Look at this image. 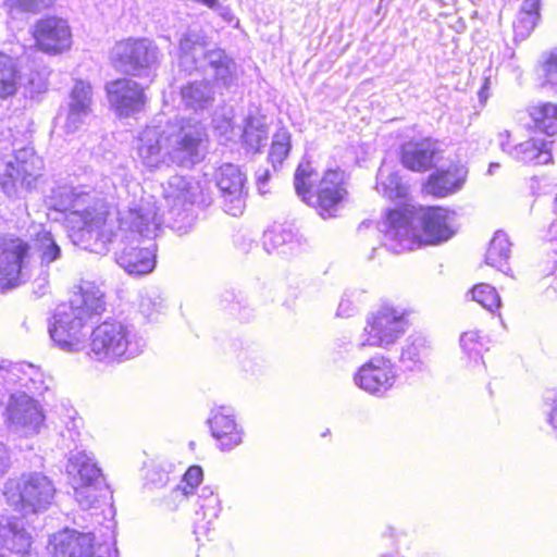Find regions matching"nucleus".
I'll return each mask as SVG.
<instances>
[{
    "instance_id": "nucleus-1",
    "label": "nucleus",
    "mask_w": 557,
    "mask_h": 557,
    "mask_svg": "<svg viewBox=\"0 0 557 557\" xmlns=\"http://www.w3.org/2000/svg\"><path fill=\"white\" fill-rule=\"evenodd\" d=\"M163 223L154 197L141 196L140 199L134 200L126 211H119L117 230H112V239L102 253H106L109 245L116 240V263L129 275H146L156 267V244L149 242L148 246L140 247V243L143 238L150 240L157 237Z\"/></svg>"
},
{
    "instance_id": "nucleus-2",
    "label": "nucleus",
    "mask_w": 557,
    "mask_h": 557,
    "mask_svg": "<svg viewBox=\"0 0 557 557\" xmlns=\"http://www.w3.org/2000/svg\"><path fill=\"white\" fill-rule=\"evenodd\" d=\"M456 212L442 207L411 210L391 209L379 223L383 246L394 253L413 250L422 245H438L455 233Z\"/></svg>"
},
{
    "instance_id": "nucleus-3",
    "label": "nucleus",
    "mask_w": 557,
    "mask_h": 557,
    "mask_svg": "<svg viewBox=\"0 0 557 557\" xmlns=\"http://www.w3.org/2000/svg\"><path fill=\"white\" fill-rule=\"evenodd\" d=\"M49 206L55 211L67 212V219L79 224L84 249L91 252L107 250V244L112 239V225L107 221L109 208L102 198L64 185L51 190Z\"/></svg>"
},
{
    "instance_id": "nucleus-4",
    "label": "nucleus",
    "mask_w": 557,
    "mask_h": 557,
    "mask_svg": "<svg viewBox=\"0 0 557 557\" xmlns=\"http://www.w3.org/2000/svg\"><path fill=\"white\" fill-rule=\"evenodd\" d=\"M106 310L104 293L91 282H84L70 302L59 305L49 324L54 344L67 352L85 347L87 324Z\"/></svg>"
},
{
    "instance_id": "nucleus-5",
    "label": "nucleus",
    "mask_w": 557,
    "mask_h": 557,
    "mask_svg": "<svg viewBox=\"0 0 557 557\" xmlns=\"http://www.w3.org/2000/svg\"><path fill=\"white\" fill-rule=\"evenodd\" d=\"M345 172L341 169L325 171L319 181L315 193L312 187L319 180V174L310 163H300L294 174L295 191L307 205L313 207L322 219L337 215L347 198Z\"/></svg>"
},
{
    "instance_id": "nucleus-6",
    "label": "nucleus",
    "mask_w": 557,
    "mask_h": 557,
    "mask_svg": "<svg viewBox=\"0 0 557 557\" xmlns=\"http://www.w3.org/2000/svg\"><path fill=\"white\" fill-rule=\"evenodd\" d=\"M147 343L136 326L126 321L109 319L90 334V352L97 361L124 362L143 354Z\"/></svg>"
},
{
    "instance_id": "nucleus-7",
    "label": "nucleus",
    "mask_w": 557,
    "mask_h": 557,
    "mask_svg": "<svg viewBox=\"0 0 557 557\" xmlns=\"http://www.w3.org/2000/svg\"><path fill=\"white\" fill-rule=\"evenodd\" d=\"M57 488L41 472L24 473L4 484L7 503L23 516L46 511L53 503Z\"/></svg>"
},
{
    "instance_id": "nucleus-8",
    "label": "nucleus",
    "mask_w": 557,
    "mask_h": 557,
    "mask_svg": "<svg viewBox=\"0 0 557 557\" xmlns=\"http://www.w3.org/2000/svg\"><path fill=\"white\" fill-rule=\"evenodd\" d=\"M66 473L74 490V497L84 510L95 507L109 494V485L95 458L85 450L71 451Z\"/></svg>"
},
{
    "instance_id": "nucleus-9",
    "label": "nucleus",
    "mask_w": 557,
    "mask_h": 557,
    "mask_svg": "<svg viewBox=\"0 0 557 557\" xmlns=\"http://www.w3.org/2000/svg\"><path fill=\"white\" fill-rule=\"evenodd\" d=\"M158 46L148 38H128L114 45L111 62L115 71L136 78L152 81L161 62Z\"/></svg>"
},
{
    "instance_id": "nucleus-10",
    "label": "nucleus",
    "mask_w": 557,
    "mask_h": 557,
    "mask_svg": "<svg viewBox=\"0 0 557 557\" xmlns=\"http://www.w3.org/2000/svg\"><path fill=\"white\" fill-rule=\"evenodd\" d=\"M164 138L171 163L191 168L203 160L207 134L200 122L182 119L165 127Z\"/></svg>"
},
{
    "instance_id": "nucleus-11",
    "label": "nucleus",
    "mask_w": 557,
    "mask_h": 557,
    "mask_svg": "<svg viewBox=\"0 0 557 557\" xmlns=\"http://www.w3.org/2000/svg\"><path fill=\"white\" fill-rule=\"evenodd\" d=\"M42 159L34 148L14 149V160L8 161L0 174V186L9 198H22L33 191L41 176Z\"/></svg>"
},
{
    "instance_id": "nucleus-12",
    "label": "nucleus",
    "mask_w": 557,
    "mask_h": 557,
    "mask_svg": "<svg viewBox=\"0 0 557 557\" xmlns=\"http://www.w3.org/2000/svg\"><path fill=\"white\" fill-rule=\"evenodd\" d=\"M30 277V244L20 237H0V285L13 288Z\"/></svg>"
},
{
    "instance_id": "nucleus-13",
    "label": "nucleus",
    "mask_w": 557,
    "mask_h": 557,
    "mask_svg": "<svg viewBox=\"0 0 557 557\" xmlns=\"http://www.w3.org/2000/svg\"><path fill=\"white\" fill-rule=\"evenodd\" d=\"M409 326L405 310L393 306H382L367 320L363 335L366 339L359 347L377 346L388 348L400 338Z\"/></svg>"
},
{
    "instance_id": "nucleus-14",
    "label": "nucleus",
    "mask_w": 557,
    "mask_h": 557,
    "mask_svg": "<svg viewBox=\"0 0 557 557\" xmlns=\"http://www.w3.org/2000/svg\"><path fill=\"white\" fill-rule=\"evenodd\" d=\"M230 58L221 48L206 49L197 33L187 32L180 40L178 65L188 74L210 70L213 75Z\"/></svg>"
},
{
    "instance_id": "nucleus-15",
    "label": "nucleus",
    "mask_w": 557,
    "mask_h": 557,
    "mask_svg": "<svg viewBox=\"0 0 557 557\" xmlns=\"http://www.w3.org/2000/svg\"><path fill=\"white\" fill-rule=\"evenodd\" d=\"M4 416L9 430L22 436L39 433L45 421L41 406L25 392L11 394Z\"/></svg>"
},
{
    "instance_id": "nucleus-16",
    "label": "nucleus",
    "mask_w": 557,
    "mask_h": 557,
    "mask_svg": "<svg viewBox=\"0 0 557 557\" xmlns=\"http://www.w3.org/2000/svg\"><path fill=\"white\" fill-rule=\"evenodd\" d=\"M110 109L120 117H137L147 104L145 88L131 77L110 81L104 86Z\"/></svg>"
},
{
    "instance_id": "nucleus-17",
    "label": "nucleus",
    "mask_w": 557,
    "mask_h": 557,
    "mask_svg": "<svg viewBox=\"0 0 557 557\" xmlns=\"http://www.w3.org/2000/svg\"><path fill=\"white\" fill-rule=\"evenodd\" d=\"M397 372L389 358L374 355L354 374V383L363 392L377 398L384 397L395 385Z\"/></svg>"
},
{
    "instance_id": "nucleus-18",
    "label": "nucleus",
    "mask_w": 557,
    "mask_h": 557,
    "mask_svg": "<svg viewBox=\"0 0 557 557\" xmlns=\"http://www.w3.org/2000/svg\"><path fill=\"white\" fill-rule=\"evenodd\" d=\"M246 176L233 163L222 164L215 172V184L220 190L223 210L233 216L243 214L246 206Z\"/></svg>"
},
{
    "instance_id": "nucleus-19",
    "label": "nucleus",
    "mask_w": 557,
    "mask_h": 557,
    "mask_svg": "<svg viewBox=\"0 0 557 557\" xmlns=\"http://www.w3.org/2000/svg\"><path fill=\"white\" fill-rule=\"evenodd\" d=\"M30 252L32 257L36 255L39 259V273L34 283L40 293L45 294L49 277L60 273V263L63 259L61 245L50 231L41 230L33 239Z\"/></svg>"
},
{
    "instance_id": "nucleus-20",
    "label": "nucleus",
    "mask_w": 557,
    "mask_h": 557,
    "mask_svg": "<svg viewBox=\"0 0 557 557\" xmlns=\"http://www.w3.org/2000/svg\"><path fill=\"white\" fill-rule=\"evenodd\" d=\"M33 37L36 46L52 55L61 54L72 46V32L66 20L46 15L33 26Z\"/></svg>"
},
{
    "instance_id": "nucleus-21",
    "label": "nucleus",
    "mask_w": 557,
    "mask_h": 557,
    "mask_svg": "<svg viewBox=\"0 0 557 557\" xmlns=\"http://www.w3.org/2000/svg\"><path fill=\"white\" fill-rule=\"evenodd\" d=\"M165 128L161 126H147L139 133L134 148L143 164L151 170L161 165H170V154L165 141Z\"/></svg>"
},
{
    "instance_id": "nucleus-22",
    "label": "nucleus",
    "mask_w": 557,
    "mask_h": 557,
    "mask_svg": "<svg viewBox=\"0 0 557 557\" xmlns=\"http://www.w3.org/2000/svg\"><path fill=\"white\" fill-rule=\"evenodd\" d=\"M0 385L17 386L26 394L34 396L46 388L40 370L28 362H11L0 360Z\"/></svg>"
},
{
    "instance_id": "nucleus-23",
    "label": "nucleus",
    "mask_w": 557,
    "mask_h": 557,
    "mask_svg": "<svg viewBox=\"0 0 557 557\" xmlns=\"http://www.w3.org/2000/svg\"><path fill=\"white\" fill-rule=\"evenodd\" d=\"M48 549L52 557H94V536L66 528L50 537Z\"/></svg>"
},
{
    "instance_id": "nucleus-24",
    "label": "nucleus",
    "mask_w": 557,
    "mask_h": 557,
    "mask_svg": "<svg viewBox=\"0 0 557 557\" xmlns=\"http://www.w3.org/2000/svg\"><path fill=\"white\" fill-rule=\"evenodd\" d=\"M212 436L223 451H230L243 442V430L234 419V410L227 406L212 409L208 419Z\"/></svg>"
},
{
    "instance_id": "nucleus-25",
    "label": "nucleus",
    "mask_w": 557,
    "mask_h": 557,
    "mask_svg": "<svg viewBox=\"0 0 557 557\" xmlns=\"http://www.w3.org/2000/svg\"><path fill=\"white\" fill-rule=\"evenodd\" d=\"M438 152L437 141L431 137L409 140L400 146V161L410 171L425 172L435 165V157Z\"/></svg>"
},
{
    "instance_id": "nucleus-26",
    "label": "nucleus",
    "mask_w": 557,
    "mask_h": 557,
    "mask_svg": "<svg viewBox=\"0 0 557 557\" xmlns=\"http://www.w3.org/2000/svg\"><path fill=\"white\" fill-rule=\"evenodd\" d=\"M91 86L84 81H76L65 109L64 129L67 134L77 132L90 115Z\"/></svg>"
},
{
    "instance_id": "nucleus-27",
    "label": "nucleus",
    "mask_w": 557,
    "mask_h": 557,
    "mask_svg": "<svg viewBox=\"0 0 557 557\" xmlns=\"http://www.w3.org/2000/svg\"><path fill=\"white\" fill-rule=\"evenodd\" d=\"M199 185L191 180L174 175L170 177L165 188V200L171 206L170 213L174 216L188 215V211L198 203Z\"/></svg>"
},
{
    "instance_id": "nucleus-28",
    "label": "nucleus",
    "mask_w": 557,
    "mask_h": 557,
    "mask_svg": "<svg viewBox=\"0 0 557 557\" xmlns=\"http://www.w3.org/2000/svg\"><path fill=\"white\" fill-rule=\"evenodd\" d=\"M553 140L530 138L523 143L511 146L507 141H500V149L513 160L522 163L547 164L552 161Z\"/></svg>"
},
{
    "instance_id": "nucleus-29",
    "label": "nucleus",
    "mask_w": 557,
    "mask_h": 557,
    "mask_svg": "<svg viewBox=\"0 0 557 557\" xmlns=\"http://www.w3.org/2000/svg\"><path fill=\"white\" fill-rule=\"evenodd\" d=\"M0 537L3 546L16 554H26L32 546L30 533L23 520L16 517H0Z\"/></svg>"
},
{
    "instance_id": "nucleus-30",
    "label": "nucleus",
    "mask_w": 557,
    "mask_h": 557,
    "mask_svg": "<svg viewBox=\"0 0 557 557\" xmlns=\"http://www.w3.org/2000/svg\"><path fill=\"white\" fill-rule=\"evenodd\" d=\"M430 352L428 341L422 335H410L401 346L399 363L404 371L421 372Z\"/></svg>"
},
{
    "instance_id": "nucleus-31",
    "label": "nucleus",
    "mask_w": 557,
    "mask_h": 557,
    "mask_svg": "<svg viewBox=\"0 0 557 557\" xmlns=\"http://www.w3.org/2000/svg\"><path fill=\"white\" fill-rule=\"evenodd\" d=\"M184 106L195 112L209 110L215 100L214 86L210 81L190 82L181 89Z\"/></svg>"
},
{
    "instance_id": "nucleus-32",
    "label": "nucleus",
    "mask_w": 557,
    "mask_h": 557,
    "mask_svg": "<svg viewBox=\"0 0 557 557\" xmlns=\"http://www.w3.org/2000/svg\"><path fill=\"white\" fill-rule=\"evenodd\" d=\"M463 183L465 176L461 175L457 168L436 171L429 176L424 190L426 194L441 198L458 191Z\"/></svg>"
},
{
    "instance_id": "nucleus-33",
    "label": "nucleus",
    "mask_w": 557,
    "mask_h": 557,
    "mask_svg": "<svg viewBox=\"0 0 557 557\" xmlns=\"http://www.w3.org/2000/svg\"><path fill=\"white\" fill-rule=\"evenodd\" d=\"M510 247L508 235L502 230L496 231L485 255L486 264L506 273L509 269Z\"/></svg>"
},
{
    "instance_id": "nucleus-34",
    "label": "nucleus",
    "mask_w": 557,
    "mask_h": 557,
    "mask_svg": "<svg viewBox=\"0 0 557 557\" xmlns=\"http://www.w3.org/2000/svg\"><path fill=\"white\" fill-rule=\"evenodd\" d=\"M377 193L394 200L406 196V187L397 171H394L386 161L381 164L376 174Z\"/></svg>"
},
{
    "instance_id": "nucleus-35",
    "label": "nucleus",
    "mask_w": 557,
    "mask_h": 557,
    "mask_svg": "<svg viewBox=\"0 0 557 557\" xmlns=\"http://www.w3.org/2000/svg\"><path fill=\"white\" fill-rule=\"evenodd\" d=\"M20 71L16 61L8 54L0 53V98L13 97L20 84Z\"/></svg>"
},
{
    "instance_id": "nucleus-36",
    "label": "nucleus",
    "mask_w": 557,
    "mask_h": 557,
    "mask_svg": "<svg viewBox=\"0 0 557 557\" xmlns=\"http://www.w3.org/2000/svg\"><path fill=\"white\" fill-rule=\"evenodd\" d=\"M530 116L537 131L546 134L547 136H554L557 134L556 104L546 102L537 107H533L530 111Z\"/></svg>"
},
{
    "instance_id": "nucleus-37",
    "label": "nucleus",
    "mask_w": 557,
    "mask_h": 557,
    "mask_svg": "<svg viewBox=\"0 0 557 557\" xmlns=\"http://www.w3.org/2000/svg\"><path fill=\"white\" fill-rule=\"evenodd\" d=\"M220 307L243 321H248L251 318L252 310L247 302V297L240 290H224L220 295Z\"/></svg>"
},
{
    "instance_id": "nucleus-38",
    "label": "nucleus",
    "mask_w": 557,
    "mask_h": 557,
    "mask_svg": "<svg viewBox=\"0 0 557 557\" xmlns=\"http://www.w3.org/2000/svg\"><path fill=\"white\" fill-rule=\"evenodd\" d=\"M268 138V127L264 123L260 122L255 116H247L245 119L244 131L242 140L248 150L252 152L260 151L264 146Z\"/></svg>"
},
{
    "instance_id": "nucleus-39",
    "label": "nucleus",
    "mask_w": 557,
    "mask_h": 557,
    "mask_svg": "<svg viewBox=\"0 0 557 557\" xmlns=\"http://www.w3.org/2000/svg\"><path fill=\"white\" fill-rule=\"evenodd\" d=\"M296 234L290 226L283 224H275L264 231L262 236L263 248L268 253L284 246L293 245Z\"/></svg>"
},
{
    "instance_id": "nucleus-40",
    "label": "nucleus",
    "mask_w": 557,
    "mask_h": 557,
    "mask_svg": "<svg viewBox=\"0 0 557 557\" xmlns=\"http://www.w3.org/2000/svg\"><path fill=\"white\" fill-rule=\"evenodd\" d=\"M196 515H201L202 519L210 523L212 520L219 517L221 511L219 495L210 486H203L197 494Z\"/></svg>"
},
{
    "instance_id": "nucleus-41",
    "label": "nucleus",
    "mask_w": 557,
    "mask_h": 557,
    "mask_svg": "<svg viewBox=\"0 0 557 557\" xmlns=\"http://www.w3.org/2000/svg\"><path fill=\"white\" fill-rule=\"evenodd\" d=\"M290 138V133L284 127L280 128L273 135L268 159L274 171H276L277 166L282 165L283 161L289 154L292 148Z\"/></svg>"
},
{
    "instance_id": "nucleus-42",
    "label": "nucleus",
    "mask_w": 557,
    "mask_h": 557,
    "mask_svg": "<svg viewBox=\"0 0 557 557\" xmlns=\"http://www.w3.org/2000/svg\"><path fill=\"white\" fill-rule=\"evenodd\" d=\"M164 308V298L157 288H148L140 293L138 310L147 320H153Z\"/></svg>"
},
{
    "instance_id": "nucleus-43",
    "label": "nucleus",
    "mask_w": 557,
    "mask_h": 557,
    "mask_svg": "<svg viewBox=\"0 0 557 557\" xmlns=\"http://www.w3.org/2000/svg\"><path fill=\"white\" fill-rule=\"evenodd\" d=\"M472 299L480 304L483 308L488 310L490 312H495L500 308L502 300L500 297L495 289L490 284L480 283L476 284L472 290Z\"/></svg>"
},
{
    "instance_id": "nucleus-44",
    "label": "nucleus",
    "mask_w": 557,
    "mask_h": 557,
    "mask_svg": "<svg viewBox=\"0 0 557 557\" xmlns=\"http://www.w3.org/2000/svg\"><path fill=\"white\" fill-rule=\"evenodd\" d=\"M481 338L476 331L465 332L460 336V346L468 358L474 362V367L480 366V361H482V366L484 367L482 359L483 343Z\"/></svg>"
},
{
    "instance_id": "nucleus-45",
    "label": "nucleus",
    "mask_w": 557,
    "mask_h": 557,
    "mask_svg": "<svg viewBox=\"0 0 557 557\" xmlns=\"http://www.w3.org/2000/svg\"><path fill=\"white\" fill-rule=\"evenodd\" d=\"M54 0H4L9 14L38 13L49 8Z\"/></svg>"
},
{
    "instance_id": "nucleus-46",
    "label": "nucleus",
    "mask_w": 557,
    "mask_h": 557,
    "mask_svg": "<svg viewBox=\"0 0 557 557\" xmlns=\"http://www.w3.org/2000/svg\"><path fill=\"white\" fill-rule=\"evenodd\" d=\"M213 78L218 86L227 90L238 86V66L231 57L224 65H222L214 74Z\"/></svg>"
},
{
    "instance_id": "nucleus-47",
    "label": "nucleus",
    "mask_w": 557,
    "mask_h": 557,
    "mask_svg": "<svg viewBox=\"0 0 557 557\" xmlns=\"http://www.w3.org/2000/svg\"><path fill=\"white\" fill-rule=\"evenodd\" d=\"M541 17L532 13L518 12L513 21V39L522 41L528 38L536 27Z\"/></svg>"
},
{
    "instance_id": "nucleus-48",
    "label": "nucleus",
    "mask_w": 557,
    "mask_h": 557,
    "mask_svg": "<svg viewBox=\"0 0 557 557\" xmlns=\"http://www.w3.org/2000/svg\"><path fill=\"white\" fill-rule=\"evenodd\" d=\"M355 345L351 336L341 335L333 339L330 345L329 354L333 362H341L349 359L352 356Z\"/></svg>"
},
{
    "instance_id": "nucleus-49",
    "label": "nucleus",
    "mask_w": 557,
    "mask_h": 557,
    "mask_svg": "<svg viewBox=\"0 0 557 557\" xmlns=\"http://www.w3.org/2000/svg\"><path fill=\"white\" fill-rule=\"evenodd\" d=\"M203 476V471L200 466H190L183 476V483L185 484L182 487L183 494L185 496H189L194 494V490L201 482ZM177 488L181 490V485H177Z\"/></svg>"
},
{
    "instance_id": "nucleus-50",
    "label": "nucleus",
    "mask_w": 557,
    "mask_h": 557,
    "mask_svg": "<svg viewBox=\"0 0 557 557\" xmlns=\"http://www.w3.org/2000/svg\"><path fill=\"white\" fill-rule=\"evenodd\" d=\"M72 429L62 430L60 435L62 438V446L71 451H77V443L81 437V432L78 430V421L77 419H71Z\"/></svg>"
},
{
    "instance_id": "nucleus-51",
    "label": "nucleus",
    "mask_w": 557,
    "mask_h": 557,
    "mask_svg": "<svg viewBox=\"0 0 557 557\" xmlns=\"http://www.w3.org/2000/svg\"><path fill=\"white\" fill-rule=\"evenodd\" d=\"M545 83L557 90V52H552L544 63Z\"/></svg>"
},
{
    "instance_id": "nucleus-52",
    "label": "nucleus",
    "mask_w": 557,
    "mask_h": 557,
    "mask_svg": "<svg viewBox=\"0 0 557 557\" xmlns=\"http://www.w3.org/2000/svg\"><path fill=\"white\" fill-rule=\"evenodd\" d=\"M357 307L350 299V294L345 293L339 301L336 314L342 318H348L355 314Z\"/></svg>"
},
{
    "instance_id": "nucleus-53",
    "label": "nucleus",
    "mask_w": 557,
    "mask_h": 557,
    "mask_svg": "<svg viewBox=\"0 0 557 557\" xmlns=\"http://www.w3.org/2000/svg\"><path fill=\"white\" fill-rule=\"evenodd\" d=\"M271 178V172L268 168H259L256 171V184L259 194L265 195L269 193V181Z\"/></svg>"
},
{
    "instance_id": "nucleus-54",
    "label": "nucleus",
    "mask_w": 557,
    "mask_h": 557,
    "mask_svg": "<svg viewBox=\"0 0 557 557\" xmlns=\"http://www.w3.org/2000/svg\"><path fill=\"white\" fill-rule=\"evenodd\" d=\"M148 479H149V482L151 484H153L156 487H162V486H165L168 484V482L170 481V474H169V472H166L162 469L153 468L149 472Z\"/></svg>"
},
{
    "instance_id": "nucleus-55",
    "label": "nucleus",
    "mask_w": 557,
    "mask_h": 557,
    "mask_svg": "<svg viewBox=\"0 0 557 557\" xmlns=\"http://www.w3.org/2000/svg\"><path fill=\"white\" fill-rule=\"evenodd\" d=\"M541 1L542 0H523L519 12L532 13V14H535L536 16L541 17V14H540Z\"/></svg>"
},
{
    "instance_id": "nucleus-56",
    "label": "nucleus",
    "mask_w": 557,
    "mask_h": 557,
    "mask_svg": "<svg viewBox=\"0 0 557 557\" xmlns=\"http://www.w3.org/2000/svg\"><path fill=\"white\" fill-rule=\"evenodd\" d=\"M10 468V455L7 446L0 442V479Z\"/></svg>"
},
{
    "instance_id": "nucleus-57",
    "label": "nucleus",
    "mask_w": 557,
    "mask_h": 557,
    "mask_svg": "<svg viewBox=\"0 0 557 557\" xmlns=\"http://www.w3.org/2000/svg\"><path fill=\"white\" fill-rule=\"evenodd\" d=\"M221 16L227 21L228 23L232 22L233 20V14L231 13V11L227 9V8H222V12L220 13Z\"/></svg>"
},
{
    "instance_id": "nucleus-58",
    "label": "nucleus",
    "mask_w": 557,
    "mask_h": 557,
    "mask_svg": "<svg viewBox=\"0 0 557 557\" xmlns=\"http://www.w3.org/2000/svg\"><path fill=\"white\" fill-rule=\"evenodd\" d=\"M509 137H510V133L508 131H504L498 134V141L500 143L502 140H504V141H507L508 144H510Z\"/></svg>"
},
{
    "instance_id": "nucleus-59",
    "label": "nucleus",
    "mask_w": 557,
    "mask_h": 557,
    "mask_svg": "<svg viewBox=\"0 0 557 557\" xmlns=\"http://www.w3.org/2000/svg\"><path fill=\"white\" fill-rule=\"evenodd\" d=\"M498 168H499V164H498V163H491V164H490V168H488V173H490V174H493V173H494V171H495L496 169H498Z\"/></svg>"
},
{
    "instance_id": "nucleus-60",
    "label": "nucleus",
    "mask_w": 557,
    "mask_h": 557,
    "mask_svg": "<svg viewBox=\"0 0 557 557\" xmlns=\"http://www.w3.org/2000/svg\"><path fill=\"white\" fill-rule=\"evenodd\" d=\"M71 419H75V418L74 417H69V421L65 422V429L64 430L72 429Z\"/></svg>"
},
{
    "instance_id": "nucleus-61",
    "label": "nucleus",
    "mask_w": 557,
    "mask_h": 557,
    "mask_svg": "<svg viewBox=\"0 0 557 557\" xmlns=\"http://www.w3.org/2000/svg\"><path fill=\"white\" fill-rule=\"evenodd\" d=\"M369 224H370V222H369V223H367V222H362V223L359 225V230H360L362 226H366V225L368 226Z\"/></svg>"
},
{
    "instance_id": "nucleus-62",
    "label": "nucleus",
    "mask_w": 557,
    "mask_h": 557,
    "mask_svg": "<svg viewBox=\"0 0 557 557\" xmlns=\"http://www.w3.org/2000/svg\"><path fill=\"white\" fill-rule=\"evenodd\" d=\"M0 557H10V556H8L5 554H0Z\"/></svg>"
},
{
    "instance_id": "nucleus-63",
    "label": "nucleus",
    "mask_w": 557,
    "mask_h": 557,
    "mask_svg": "<svg viewBox=\"0 0 557 557\" xmlns=\"http://www.w3.org/2000/svg\"><path fill=\"white\" fill-rule=\"evenodd\" d=\"M382 557H392V556H389V555H383Z\"/></svg>"
}]
</instances>
